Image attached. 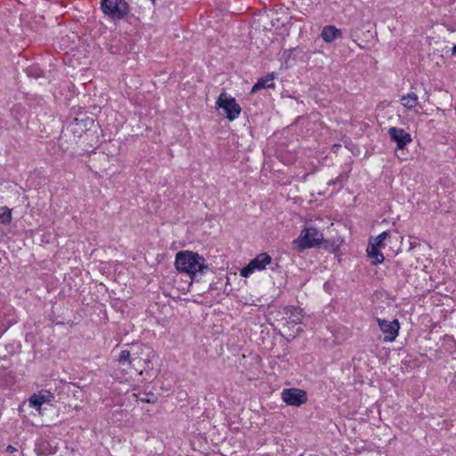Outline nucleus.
I'll use <instances>...</instances> for the list:
<instances>
[{"instance_id": "nucleus-1", "label": "nucleus", "mask_w": 456, "mask_h": 456, "mask_svg": "<svg viewBox=\"0 0 456 456\" xmlns=\"http://www.w3.org/2000/svg\"><path fill=\"white\" fill-rule=\"evenodd\" d=\"M175 266L180 273H186L191 281H199L210 270L207 260L199 253L190 250H182L176 253Z\"/></svg>"}, {"instance_id": "nucleus-2", "label": "nucleus", "mask_w": 456, "mask_h": 456, "mask_svg": "<svg viewBox=\"0 0 456 456\" xmlns=\"http://www.w3.org/2000/svg\"><path fill=\"white\" fill-rule=\"evenodd\" d=\"M155 356L151 347L146 345H136L131 350H122L118 356V362L134 370L140 375L151 369V360Z\"/></svg>"}, {"instance_id": "nucleus-3", "label": "nucleus", "mask_w": 456, "mask_h": 456, "mask_svg": "<svg viewBox=\"0 0 456 456\" xmlns=\"http://www.w3.org/2000/svg\"><path fill=\"white\" fill-rule=\"evenodd\" d=\"M100 8L112 20L126 19L131 11L126 0H101Z\"/></svg>"}, {"instance_id": "nucleus-4", "label": "nucleus", "mask_w": 456, "mask_h": 456, "mask_svg": "<svg viewBox=\"0 0 456 456\" xmlns=\"http://www.w3.org/2000/svg\"><path fill=\"white\" fill-rule=\"evenodd\" d=\"M322 239V233L318 229L305 227L301 231L299 237L295 239L292 243L298 252H303L306 248L319 246Z\"/></svg>"}, {"instance_id": "nucleus-5", "label": "nucleus", "mask_w": 456, "mask_h": 456, "mask_svg": "<svg viewBox=\"0 0 456 456\" xmlns=\"http://www.w3.org/2000/svg\"><path fill=\"white\" fill-rule=\"evenodd\" d=\"M216 108L223 110V115L232 121L236 119L241 112L240 106L237 103L234 97L225 92L220 94L216 102Z\"/></svg>"}, {"instance_id": "nucleus-6", "label": "nucleus", "mask_w": 456, "mask_h": 456, "mask_svg": "<svg viewBox=\"0 0 456 456\" xmlns=\"http://www.w3.org/2000/svg\"><path fill=\"white\" fill-rule=\"evenodd\" d=\"M268 265H272L271 256L266 252L260 253L240 270V275L247 278L256 271L265 270Z\"/></svg>"}, {"instance_id": "nucleus-7", "label": "nucleus", "mask_w": 456, "mask_h": 456, "mask_svg": "<svg viewBox=\"0 0 456 456\" xmlns=\"http://www.w3.org/2000/svg\"><path fill=\"white\" fill-rule=\"evenodd\" d=\"M281 399L287 405L300 406L307 402V394L300 388H284Z\"/></svg>"}, {"instance_id": "nucleus-8", "label": "nucleus", "mask_w": 456, "mask_h": 456, "mask_svg": "<svg viewBox=\"0 0 456 456\" xmlns=\"http://www.w3.org/2000/svg\"><path fill=\"white\" fill-rule=\"evenodd\" d=\"M379 327L384 334V341L392 342L398 336L400 323L398 320L387 321L385 319H378Z\"/></svg>"}, {"instance_id": "nucleus-9", "label": "nucleus", "mask_w": 456, "mask_h": 456, "mask_svg": "<svg viewBox=\"0 0 456 456\" xmlns=\"http://www.w3.org/2000/svg\"><path fill=\"white\" fill-rule=\"evenodd\" d=\"M315 121L312 120L309 116L297 117L295 121V126L299 128L300 135L302 137H309L312 135L315 127Z\"/></svg>"}, {"instance_id": "nucleus-10", "label": "nucleus", "mask_w": 456, "mask_h": 456, "mask_svg": "<svg viewBox=\"0 0 456 456\" xmlns=\"http://www.w3.org/2000/svg\"><path fill=\"white\" fill-rule=\"evenodd\" d=\"M388 134L393 142L397 145L398 149H403L404 146L411 141L410 134L406 133L402 128L390 127Z\"/></svg>"}, {"instance_id": "nucleus-11", "label": "nucleus", "mask_w": 456, "mask_h": 456, "mask_svg": "<svg viewBox=\"0 0 456 456\" xmlns=\"http://www.w3.org/2000/svg\"><path fill=\"white\" fill-rule=\"evenodd\" d=\"M343 32L334 25L324 26L321 32V37L326 43H331L338 38H342Z\"/></svg>"}, {"instance_id": "nucleus-12", "label": "nucleus", "mask_w": 456, "mask_h": 456, "mask_svg": "<svg viewBox=\"0 0 456 456\" xmlns=\"http://www.w3.org/2000/svg\"><path fill=\"white\" fill-rule=\"evenodd\" d=\"M276 74L274 72L268 73L265 77L257 79L256 84L251 88V94H254L261 89L274 88L275 84L273 82Z\"/></svg>"}, {"instance_id": "nucleus-13", "label": "nucleus", "mask_w": 456, "mask_h": 456, "mask_svg": "<svg viewBox=\"0 0 456 456\" xmlns=\"http://www.w3.org/2000/svg\"><path fill=\"white\" fill-rule=\"evenodd\" d=\"M94 125V120L93 118H76L74 121L70 124V126H74L72 131L74 134L77 133L81 135L86 131L91 129V127Z\"/></svg>"}, {"instance_id": "nucleus-14", "label": "nucleus", "mask_w": 456, "mask_h": 456, "mask_svg": "<svg viewBox=\"0 0 456 456\" xmlns=\"http://www.w3.org/2000/svg\"><path fill=\"white\" fill-rule=\"evenodd\" d=\"M283 313L289 319V322L292 324L301 323L304 317L303 309L294 305H288L284 307Z\"/></svg>"}, {"instance_id": "nucleus-15", "label": "nucleus", "mask_w": 456, "mask_h": 456, "mask_svg": "<svg viewBox=\"0 0 456 456\" xmlns=\"http://www.w3.org/2000/svg\"><path fill=\"white\" fill-rule=\"evenodd\" d=\"M49 397H52L50 392L42 390L39 394H34L28 400L30 407L35 409H40L41 405L49 401Z\"/></svg>"}, {"instance_id": "nucleus-16", "label": "nucleus", "mask_w": 456, "mask_h": 456, "mask_svg": "<svg viewBox=\"0 0 456 456\" xmlns=\"http://www.w3.org/2000/svg\"><path fill=\"white\" fill-rule=\"evenodd\" d=\"M107 49L111 54H121L126 51V45H124L119 38L113 37L107 43Z\"/></svg>"}, {"instance_id": "nucleus-17", "label": "nucleus", "mask_w": 456, "mask_h": 456, "mask_svg": "<svg viewBox=\"0 0 456 456\" xmlns=\"http://www.w3.org/2000/svg\"><path fill=\"white\" fill-rule=\"evenodd\" d=\"M380 248H381L375 247L372 244H370V246L367 248L368 256L372 259L373 265L381 264L385 260V256L380 252Z\"/></svg>"}, {"instance_id": "nucleus-18", "label": "nucleus", "mask_w": 456, "mask_h": 456, "mask_svg": "<svg viewBox=\"0 0 456 456\" xmlns=\"http://www.w3.org/2000/svg\"><path fill=\"white\" fill-rule=\"evenodd\" d=\"M37 456H49L57 452L56 446H53L49 441L42 440L38 444Z\"/></svg>"}, {"instance_id": "nucleus-19", "label": "nucleus", "mask_w": 456, "mask_h": 456, "mask_svg": "<svg viewBox=\"0 0 456 456\" xmlns=\"http://www.w3.org/2000/svg\"><path fill=\"white\" fill-rule=\"evenodd\" d=\"M401 103L407 109H412L418 103V96L414 93L408 94L401 98Z\"/></svg>"}, {"instance_id": "nucleus-20", "label": "nucleus", "mask_w": 456, "mask_h": 456, "mask_svg": "<svg viewBox=\"0 0 456 456\" xmlns=\"http://www.w3.org/2000/svg\"><path fill=\"white\" fill-rule=\"evenodd\" d=\"M12 221V210L8 207L0 208V224H9Z\"/></svg>"}, {"instance_id": "nucleus-21", "label": "nucleus", "mask_w": 456, "mask_h": 456, "mask_svg": "<svg viewBox=\"0 0 456 456\" xmlns=\"http://www.w3.org/2000/svg\"><path fill=\"white\" fill-rule=\"evenodd\" d=\"M390 237L389 232L385 231L379 234L375 239L374 242L370 241V244L374 245L375 247L379 248H385V240Z\"/></svg>"}, {"instance_id": "nucleus-22", "label": "nucleus", "mask_w": 456, "mask_h": 456, "mask_svg": "<svg viewBox=\"0 0 456 456\" xmlns=\"http://www.w3.org/2000/svg\"><path fill=\"white\" fill-rule=\"evenodd\" d=\"M27 72H28V77H34L35 78H38V77H42V72L37 70L35 68H30L29 69H28Z\"/></svg>"}, {"instance_id": "nucleus-23", "label": "nucleus", "mask_w": 456, "mask_h": 456, "mask_svg": "<svg viewBox=\"0 0 456 456\" xmlns=\"http://www.w3.org/2000/svg\"><path fill=\"white\" fill-rule=\"evenodd\" d=\"M419 245H420V243H419V240L418 238H411V241H410L411 248H415L416 247H418Z\"/></svg>"}, {"instance_id": "nucleus-24", "label": "nucleus", "mask_w": 456, "mask_h": 456, "mask_svg": "<svg viewBox=\"0 0 456 456\" xmlns=\"http://www.w3.org/2000/svg\"><path fill=\"white\" fill-rule=\"evenodd\" d=\"M16 451H17V449L14 446L8 445L5 448L4 452L8 453V454H12V453L15 452Z\"/></svg>"}, {"instance_id": "nucleus-25", "label": "nucleus", "mask_w": 456, "mask_h": 456, "mask_svg": "<svg viewBox=\"0 0 456 456\" xmlns=\"http://www.w3.org/2000/svg\"><path fill=\"white\" fill-rule=\"evenodd\" d=\"M270 265V269L273 272H275L280 267L278 263L272 262V265Z\"/></svg>"}, {"instance_id": "nucleus-26", "label": "nucleus", "mask_w": 456, "mask_h": 456, "mask_svg": "<svg viewBox=\"0 0 456 456\" xmlns=\"http://www.w3.org/2000/svg\"><path fill=\"white\" fill-rule=\"evenodd\" d=\"M340 147H341V145H340V144H338V143L334 144V145L332 146V151L337 152V151H338V149H339Z\"/></svg>"}, {"instance_id": "nucleus-27", "label": "nucleus", "mask_w": 456, "mask_h": 456, "mask_svg": "<svg viewBox=\"0 0 456 456\" xmlns=\"http://www.w3.org/2000/svg\"><path fill=\"white\" fill-rule=\"evenodd\" d=\"M338 180H339V178H338V177H337L336 179L330 180V181L328 183V184H329V185L335 184V183H337L338 182Z\"/></svg>"}, {"instance_id": "nucleus-28", "label": "nucleus", "mask_w": 456, "mask_h": 456, "mask_svg": "<svg viewBox=\"0 0 456 456\" xmlns=\"http://www.w3.org/2000/svg\"><path fill=\"white\" fill-rule=\"evenodd\" d=\"M142 401L150 403V400H148V399H142Z\"/></svg>"}, {"instance_id": "nucleus-29", "label": "nucleus", "mask_w": 456, "mask_h": 456, "mask_svg": "<svg viewBox=\"0 0 456 456\" xmlns=\"http://www.w3.org/2000/svg\"><path fill=\"white\" fill-rule=\"evenodd\" d=\"M153 4H155L156 0H151Z\"/></svg>"}]
</instances>
